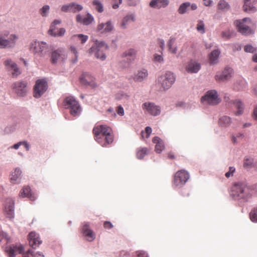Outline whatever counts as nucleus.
Masks as SVG:
<instances>
[{"label": "nucleus", "mask_w": 257, "mask_h": 257, "mask_svg": "<svg viewBox=\"0 0 257 257\" xmlns=\"http://www.w3.org/2000/svg\"><path fill=\"white\" fill-rule=\"evenodd\" d=\"M28 83L25 81H19L12 84V88L15 93L19 96H24L26 95L28 88Z\"/></svg>", "instance_id": "9b49d317"}, {"label": "nucleus", "mask_w": 257, "mask_h": 257, "mask_svg": "<svg viewBox=\"0 0 257 257\" xmlns=\"http://www.w3.org/2000/svg\"><path fill=\"white\" fill-rule=\"evenodd\" d=\"M82 233L88 241H92L95 238V234L90 228L88 223L85 222L82 225Z\"/></svg>", "instance_id": "a211bd4d"}, {"label": "nucleus", "mask_w": 257, "mask_h": 257, "mask_svg": "<svg viewBox=\"0 0 257 257\" xmlns=\"http://www.w3.org/2000/svg\"><path fill=\"white\" fill-rule=\"evenodd\" d=\"M253 117L257 119V105L255 107L253 111Z\"/></svg>", "instance_id": "774afa93"}, {"label": "nucleus", "mask_w": 257, "mask_h": 257, "mask_svg": "<svg viewBox=\"0 0 257 257\" xmlns=\"http://www.w3.org/2000/svg\"><path fill=\"white\" fill-rule=\"evenodd\" d=\"M219 123L222 126H228L231 123V119L229 116H223L219 118Z\"/></svg>", "instance_id": "c9c22d12"}, {"label": "nucleus", "mask_w": 257, "mask_h": 257, "mask_svg": "<svg viewBox=\"0 0 257 257\" xmlns=\"http://www.w3.org/2000/svg\"><path fill=\"white\" fill-rule=\"evenodd\" d=\"M204 22L199 20L198 21V24L197 25L196 29L198 32H200L202 34H204L205 33V28H204Z\"/></svg>", "instance_id": "49530a36"}, {"label": "nucleus", "mask_w": 257, "mask_h": 257, "mask_svg": "<svg viewBox=\"0 0 257 257\" xmlns=\"http://www.w3.org/2000/svg\"><path fill=\"white\" fill-rule=\"evenodd\" d=\"M189 173L184 169L178 171L174 175L173 185L176 187H181L189 180Z\"/></svg>", "instance_id": "1a4fd4ad"}, {"label": "nucleus", "mask_w": 257, "mask_h": 257, "mask_svg": "<svg viewBox=\"0 0 257 257\" xmlns=\"http://www.w3.org/2000/svg\"><path fill=\"white\" fill-rule=\"evenodd\" d=\"M232 72V69L231 68H226L221 73H217L215 75V78L217 81L226 80L231 77Z\"/></svg>", "instance_id": "412c9836"}, {"label": "nucleus", "mask_w": 257, "mask_h": 257, "mask_svg": "<svg viewBox=\"0 0 257 257\" xmlns=\"http://www.w3.org/2000/svg\"><path fill=\"white\" fill-rule=\"evenodd\" d=\"M114 4L112 5V8L114 9H116L118 8L119 5L122 3V0H114Z\"/></svg>", "instance_id": "13d9d810"}, {"label": "nucleus", "mask_w": 257, "mask_h": 257, "mask_svg": "<svg viewBox=\"0 0 257 257\" xmlns=\"http://www.w3.org/2000/svg\"><path fill=\"white\" fill-rule=\"evenodd\" d=\"M95 140L102 147H106L113 142L111 128L105 125H98L93 129Z\"/></svg>", "instance_id": "f257e3e1"}, {"label": "nucleus", "mask_w": 257, "mask_h": 257, "mask_svg": "<svg viewBox=\"0 0 257 257\" xmlns=\"http://www.w3.org/2000/svg\"><path fill=\"white\" fill-rule=\"evenodd\" d=\"M35 257H44V255L40 252H37L34 254Z\"/></svg>", "instance_id": "338daca9"}, {"label": "nucleus", "mask_w": 257, "mask_h": 257, "mask_svg": "<svg viewBox=\"0 0 257 257\" xmlns=\"http://www.w3.org/2000/svg\"><path fill=\"white\" fill-rule=\"evenodd\" d=\"M76 21L77 22L83 24L85 25H88L93 21V17L89 14H88L85 18H83L80 15L76 16Z\"/></svg>", "instance_id": "c756f323"}, {"label": "nucleus", "mask_w": 257, "mask_h": 257, "mask_svg": "<svg viewBox=\"0 0 257 257\" xmlns=\"http://www.w3.org/2000/svg\"><path fill=\"white\" fill-rule=\"evenodd\" d=\"M22 257H35L34 254L31 250L29 249L26 252H22Z\"/></svg>", "instance_id": "864d4df0"}, {"label": "nucleus", "mask_w": 257, "mask_h": 257, "mask_svg": "<svg viewBox=\"0 0 257 257\" xmlns=\"http://www.w3.org/2000/svg\"><path fill=\"white\" fill-rule=\"evenodd\" d=\"M4 64L8 70L13 71V72H12V75L14 76H18L20 74V72L16 64L13 63L11 60H7L5 62Z\"/></svg>", "instance_id": "5701e85b"}, {"label": "nucleus", "mask_w": 257, "mask_h": 257, "mask_svg": "<svg viewBox=\"0 0 257 257\" xmlns=\"http://www.w3.org/2000/svg\"><path fill=\"white\" fill-rule=\"evenodd\" d=\"M202 103L210 105H217L220 102L217 92L215 90H209L201 98Z\"/></svg>", "instance_id": "6e6552de"}, {"label": "nucleus", "mask_w": 257, "mask_h": 257, "mask_svg": "<svg viewBox=\"0 0 257 257\" xmlns=\"http://www.w3.org/2000/svg\"><path fill=\"white\" fill-rule=\"evenodd\" d=\"M28 239L30 245L33 248H37L42 243L39 235L35 232H31L29 234Z\"/></svg>", "instance_id": "aec40b11"}, {"label": "nucleus", "mask_w": 257, "mask_h": 257, "mask_svg": "<svg viewBox=\"0 0 257 257\" xmlns=\"http://www.w3.org/2000/svg\"><path fill=\"white\" fill-rule=\"evenodd\" d=\"M107 46L102 41H96L94 45L89 50V53H94L95 56L101 60L106 58L105 52L107 50Z\"/></svg>", "instance_id": "39448f33"}, {"label": "nucleus", "mask_w": 257, "mask_h": 257, "mask_svg": "<svg viewBox=\"0 0 257 257\" xmlns=\"http://www.w3.org/2000/svg\"><path fill=\"white\" fill-rule=\"evenodd\" d=\"M140 0H128V4L131 6H136Z\"/></svg>", "instance_id": "052dcab7"}, {"label": "nucleus", "mask_w": 257, "mask_h": 257, "mask_svg": "<svg viewBox=\"0 0 257 257\" xmlns=\"http://www.w3.org/2000/svg\"><path fill=\"white\" fill-rule=\"evenodd\" d=\"M21 174L22 172L20 169L16 168L10 175V180L11 182L13 184L19 183L20 182Z\"/></svg>", "instance_id": "a878e982"}, {"label": "nucleus", "mask_w": 257, "mask_h": 257, "mask_svg": "<svg viewBox=\"0 0 257 257\" xmlns=\"http://www.w3.org/2000/svg\"><path fill=\"white\" fill-rule=\"evenodd\" d=\"M168 158L170 159H175L176 158L175 154L173 152H169L168 154Z\"/></svg>", "instance_id": "e2e57ef3"}, {"label": "nucleus", "mask_w": 257, "mask_h": 257, "mask_svg": "<svg viewBox=\"0 0 257 257\" xmlns=\"http://www.w3.org/2000/svg\"><path fill=\"white\" fill-rule=\"evenodd\" d=\"M113 29V26L110 21L106 23H101L97 26V30L101 33H107L111 31Z\"/></svg>", "instance_id": "c85d7f7f"}, {"label": "nucleus", "mask_w": 257, "mask_h": 257, "mask_svg": "<svg viewBox=\"0 0 257 257\" xmlns=\"http://www.w3.org/2000/svg\"><path fill=\"white\" fill-rule=\"evenodd\" d=\"M136 54V51L134 49H130L123 53L122 57L127 58L130 60L134 59L135 57Z\"/></svg>", "instance_id": "e433bc0d"}, {"label": "nucleus", "mask_w": 257, "mask_h": 257, "mask_svg": "<svg viewBox=\"0 0 257 257\" xmlns=\"http://www.w3.org/2000/svg\"><path fill=\"white\" fill-rule=\"evenodd\" d=\"M244 50L246 52L253 53L256 51V49L251 45H247L244 46Z\"/></svg>", "instance_id": "3c124183"}, {"label": "nucleus", "mask_w": 257, "mask_h": 257, "mask_svg": "<svg viewBox=\"0 0 257 257\" xmlns=\"http://www.w3.org/2000/svg\"><path fill=\"white\" fill-rule=\"evenodd\" d=\"M154 60L158 62H161L163 61V58L161 55L156 54L154 56Z\"/></svg>", "instance_id": "680f3d73"}, {"label": "nucleus", "mask_w": 257, "mask_h": 257, "mask_svg": "<svg viewBox=\"0 0 257 257\" xmlns=\"http://www.w3.org/2000/svg\"><path fill=\"white\" fill-rule=\"evenodd\" d=\"M175 41L174 38L171 37L168 42V47L170 52L173 54H176L177 51V48L176 47H173V44Z\"/></svg>", "instance_id": "4c0bfd02"}, {"label": "nucleus", "mask_w": 257, "mask_h": 257, "mask_svg": "<svg viewBox=\"0 0 257 257\" xmlns=\"http://www.w3.org/2000/svg\"><path fill=\"white\" fill-rule=\"evenodd\" d=\"M30 50L34 54L43 57L48 52V46L46 43L35 41L31 44Z\"/></svg>", "instance_id": "0eeeda50"}, {"label": "nucleus", "mask_w": 257, "mask_h": 257, "mask_svg": "<svg viewBox=\"0 0 257 257\" xmlns=\"http://www.w3.org/2000/svg\"><path fill=\"white\" fill-rule=\"evenodd\" d=\"M66 58L65 52L62 49H58L52 52L51 62L52 64H56L63 61Z\"/></svg>", "instance_id": "dca6fc26"}, {"label": "nucleus", "mask_w": 257, "mask_h": 257, "mask_svg": "<svg viewBox=\"0 0 257 257\" xmlns=\"http://www.w3.org/2000/svg\"><path fill=\"white\" fill-rule=\"evenodd\" d=\"M233 104L238 109V111L235 113V115H238L242 114L243 110V104L241 101L239 100H235L233 101Z\"/></svg>", "instance_id": "f704fd0d"}, {"label": "nucleus", "mask_w": 257, "mask_h": 257, "mask_svg": "<svg viewBox=\"0 0 257 257\" xmlns=\"http://www.w3.org/2000/svg\"><path fill=\"white\" fill-rule=\"evenodd\" d=\"M94 79V78L90 74L87 73L82 74L80 78L81 84L84 85H89L92 87L96 86Z\"/></svg>", "instance_id": "6ab92c4d"}, {"label": "nucleus", "mask_w": 257, "mask_h": 257, "mask_svg": "<svg viewBox=\"0 0 257 257\" xmlns=\"http://www.w3.org/2000/svg\"><path fill=\"white\" fill-rule=\"evenodd\" d=\"M148 71L145 69L139 71L138 73L135 74L134 80L135 81L141 82L148 76Z\"/></svg>", "instance_id": "473e14b6"}, {"label": "nucleus", "mask_w": 257, "mask_h": 257, "mask_svg": "<svg viewBox=\"0 0 257 257\" xmlns=\"http://www.w3.org/2000/svg\"><path fill=\"white\" fill-rule=\"evenodd\" d=\"M152 142L156 144L155 151L157 153H160L165 147L163 141L158 137H155L153 138Z\"/></svg>", "instance_id": "cd10ccee"}, {"label": "nucleus", "mask_w": 257, "mask_h": 257, "mask_svg": "<svg viewBox=\"0 0 257 257\" xmlns=\"http://www.w3.org/2000/svg\"><path fill=\"white\" fill-rule=\"evenodd\" d=\"M230 195L235 200L246 199L250 196V190L245 183L236 182L231 188Z\"/></svg>", "instance_id": "7ed1b4c3"}, {"label": "nucleus", "mask_w": 257, "mask_h": 257, "mask_svg": "<svg viewBox=\"0 0 257 257\" xmlns=\"http://www.w3.org/2000/svg\"><path fill=\"white\" fill-rule=\"evenodd\" d=\"M61 23V21L56 20L53 21L50 26V29L48 31L49 34L53 36H62L64 35L66 31L64 28L58 29L56 26Z\"/></svg>", "instance_id": "ddd939ff"}, {"label": "nucleus", "mask_w": 257, "mask_h": 257, "mask_svg": "<svg viewBox=\"0 0 257 257\" xmlns=\"http://www.w3.org/2000/svg\"><path fill=\"white\" fill-rule=\"evenodd\" d=\"M234 24L238 32L243 35L247 36L254 33V30L251 28V20L248 18L236 20Z\"/></svg>", "instance_id": "20e7f679"}, {"label": "nucleus", "mask_w": 257, "mask_h": 257, "mask_svg": "<svg viewBox=\"0 0 257 257\" xmlns=\"http://www.w3.org/2000/svg\"><path fill=\"white\" fill-rule=\"evenodd\" d=\"M234 35V33L233 31H231L230 30H227L224 31H223L221 33V36L222 38L228 39L233 36Z\"/></svg>", "instance_id": "79ce46f5"}, {"label": "nucleus", "mask_w": 257, "mask_h": 257, "mask_svg": "<svg viewBox=\"0 0 257 257\" xmlns=\"http://www.w3.org/2000/svg\"><path fill=\"white\" fill-rule=\"evenodd\" d=\"M251 220L257 222V207L253 208L249 213Z\"/></svg>", "instance_id": "a18cd8bd"}, {"label": "nucleus", "mask_w": 257, "mask_h": 257, "mask_svg": "<svg viewBox=\"0 0 257 257\" xmlns=\"http://www.w3.org/2000/svg\"><path fill=\"white\" fill-rule=\"evenodd\" d=\"M175 81V76L171 72L168 71L159 78V81L164 89L169 88Z\"/></svg>", "instance_id": "9d476101"}, {"label": "nucleus", "mask_w": 257, "mask_h": 257, "mask_svg": "<svg viewBox=\"0 0 257 257\" xmlns=\"http://www.w3.org/2000/svg\"><path fill=\"white\" fill-rule=\"evenodd\" d=\"M253 164V160L250 158H245L244 160L243 167L245 168H250Z\"/></svg>", "instance_id": "8fccbe9b"}, {"label": "nucleus", "mask_w": 257, "mask_h": 257, "mask_svg": "<svg viewBox=\"0 0 257 257\" xmlns=\"http://www.w3.org/2000/svg\"><path fill=\"white\" fill-rule=\"evenodd\" d=\"M133 21H134V17L132 15L126 16L123 19L121 27L123 29H125L129 22Z\"/></svg>", "instance_id": "58836bf2"}, {"label": "nucleus", "mask_w": 257, "mask_h": 257, "mask_svg": "<svg viewBox=\"0 0 257 257\" xmlns=\"http://www.w3.org/2000/svg\"><path fill=\"white\" fill-rule=\"evenodd\" d=\"M83 7L81 5L75 3L64 5L61 8V11L64 13H75L81 11Z\"/></svg>", "instance_id": "f3484780"}, {"label": "nucleus", "mask_w": 257, "mask_h": 257, "mask_svg": "<svg viewBox=\"0 0 257 257\" xmlns=\"http://www.w3.org/2000/svg\"><path fill=\"white\" fill-rule=\"evenodd\" d=\"M137 257H148L147 253L143 251H138L136 252Z\"/></svg>", "instance_id": "6e6d98bb"}, {"label": "nucleus", "mask_w": 257, "mask_h": 257, "mask_svg": "<svg viewBox=\"0 0 257 257\" xmlns=\"http://www.w3.org/2000/svg\"><path fill=\"white\" fill-rule=\"evenodd\" d=\"M64 104L66 108L70 109L72 115L75 116L79 114L81 111L80 106L73 97H67L64 100Z\"/></svg>", "instance_id": "423d86ee"}, {"label": "nucleus", "mask_w": 257, "mask_h": 257, "mask_svg": "<svg viewBox=\"0 0 257 257\" xmlns=\"http://www.w3.org/2000/svg\"><path fill=\"white\" fill-rule=\"evenodd\" d=\"M50 9L48 5H45L40 10V13L43 17H46Z\"/></svg>", "instance_id": "09e8293b"}, {"label": "nucleus", "mask_w": 257, "mask_h": 257, "mask_svg": "<svg viewBox=\"0 0 257 257\" xmlns=\"http://www.w3.org/2000/svg\"><path fill=\"white\" fill-rule=\"evenodd\" d=\"M235 169L233 167H230L229 168V171L226 172L225 174V176L226 178H229L231 176L233 175V174L235 172Z\"/></svg>", "instance_id": "603ef678"}, {"label": "nucleus", "mask_w": 257, "mask_h": 257, "mask_svg": "<svg viewBox=\"0 0 257 257\" xmlns=\"http://www.w3.org/2000/svg\"><path fill=\"white\" fill-rule=\"evenodd\" d=\"M93 5L95 7V9L99 13H102L103 11V7L101 2L98 0H94L92 2Z\"/></svg>", "instance_id": "a19ab883"}, {"label": "nucleus", "mask_w": 257, "mask_h": 257, "mask_svg": "<svg viewBox=\"0 0 257 257\" xmlns=\"http://www.w3.org/2000/svg\"><path fill=\"white\" fill-rule=\"evenodd\" d=\"M47 88L48 84L45 80H38L34 87V96L36 98L40 97L47 90Z\"/></svg>", "instance_id": "f8f14e48"}, {"label": "nucleus", "mask_w": 257, "mask_h": 257, "mask_svg": "<svg viewBox=\"0 0 257 257\" xmlns=\"http://www.w3.org/2000/svg\"><path fill=\"white\" fill-rule=\"evenodd\" d=\"M70 50H71V52L73 53L75 55V60L74 61V62H75L77 61V57H78V52H77V51L76 50V49L73 47V46H71V48H70Z\"/></svg>", "instance_id": "5fc2aeb1"}, {"label": "nucleus", "mask_w": 257, "mask_h": 257, "mask_svg": "<svg viewBox=\"0 0 257 257\" xmlns=\"http://www.w3.org/2000/svg\"><path fill=\"white\" fill-rule=\"evenodd\" d=\"M217 7L220 10H228L229 9V4L224 0H220L218 3Z\"/></svg>", "instance_id": "37998d69"}, {"label": "nucleus", "mask_w": 257, "mask_h": 257, "mask_svg": "<svg viewBox=\"0 0 257 257\" xmlns=\"http://www.w3.org/2000/svg\"><path fill=\"white\" fill-rule=\"evenodd\" d=\"M220 54L218 50L213 51L209 56V62L211 64H215L217 62V59Z\"/></svg>", "instance_id": "72a5a7b5"}, {"label": "nucleus", "mask_w": 257, "mask_h": 257, "mask_svg": "<svg viewBox=\"0 0 257 257\" xmlns=\"http://www.w3.org/2000/svg\"><path fill=\"white\" fill-rule=\"evenodd\" d=\"M142 108L146 109L151 115L156 116L161 113V109L159 106L155 103L150 102H146L143 104Z\"/></svg>", "instance_id": "4468645a"}, {"label": "nucleus", "mask_w": 257, "mask_h": 257, "mask_svg": "<svg viewBox=\"0 0 257 257\" xmlns=\"http://www.w3.org/2000/svg\"><path fill=\"white\" fill-rule=\"evenodd\" d=\"M243 9L244 11L247 13H253L256 10L252 0H244Z\"/></svg>", "instance_id": "7c9ffc66"}, {"label": "nucleus", "mask_w": 257, "mask_h": 257, "mask_svg": "<svg viewBox=\"0 0 257 257\" xmlns=\"http://www.w3.org/2000/svg\"><path fill=\"white\" fill-rule=\"evenodd\" d=\"M159 44H160V46L161 48L163 50L164 49V45H165V42H164V41L163 40H162V39H159Z\"/></svg>", "instance_id": "69168bd1"}, {"label": "nucleus", "mask_w": 257, "mask_h": 257, "mask_svg": "<svg viewBox=\"0 0 257 257\" xmlns=\"http://www.w3.org/2000/svg\"><path fill=\"white\" fill-rule=\"evenodd\" d=\"M116 111L117 114L120 116H122L124 115V110L123 107L121 105L117 106Z\"/></svg>", "instance_id": "4d7b16f0"}, {"label": "nucleus", "mask_w": 257, "mask_h": 257, "mask_svg": "<svg viewBox=\"0 0 257 257\" xmlns=\"http://www.w3.org/2000/svg\"><path fill=\"white\" fill-rule=\"evenodd\" d=\"M88 39V36L83 34L74 35L71 37L72 41L76 43H78L80 42L82 44L85 43L87 41Z\"/></svg>", "instance_id": "2f4dec72"}, {"label": "nucleus", "mask_w": 257, "mask_h": 257, "mask_svg": "<svg viewBox=\"0 0 257 257\" xmlns=\"http://www.w3.org/2000/svg\"><path fill=\"white\" fill-rule=\"evenodd\" d=\"M190 6L189 2H186L182 4L178 9V12L180 14H184L187 12V9Z\"/></svg>", "instance_id": "ea45409f"}, {"label": "nucleus", "mask_w": 257, "mask_h": 257, "mask_svg": "<svg viewBox=\"0 0 257 257\" xmlns=\"http://www.w3.org/2000/svg\"><path fill=\"white\" fill-rule=\"evenodd\" d=\"M5 210L9 217L13 216L14 211V202L13 199L8 198L6 200Z\"/></svg>", "instance_id": "393cba45"}, {"label": "nucleus", "mask_w": 257, "mask_h": 257, "mask_svg": "<svg viewBox=\"0 0 257 257\" xmlns=\"http://www.w3.org/2000/svg\"><path fill=\"white\" fill-rule=\"evenodd\" d=\"M212 1L211 0H203V4L205 6H209L211 5Z\"/></svg>", "instance_id": "0e129e2a"}, {"label": "nucleus", "mask_w": 257, "mask_h": 257, "mask_svg": "<svg viewBox=\"0 0 257 257\" xmlns=\"http://www.w3.org/2000/svg\"><path fill=\"white\" fill-rule=\"evenodd\" d=\"M148 150L146 148L139 149L137 153V157L139 159H143L147 154Z\"/></svg>", "instance_id": "c03bdc74"}, {"label": "nucleus", "mask_w": 257, "mask_h": 257, "mask_svg": "<svg viewBox=\"0 0 257 257\" xmlns=\"http://www.w3.org/2000/svg\"><path fill=\"white\" fill-rule=\"evenodd\" d=\"M18 37L14 34L10 36L9 40L6 39L4 37L0 36V48H11L14 47Z\"/></svg>", "instance_id": "2eb2a0df"}, {"label": "nucleus", "mask_w": 257, "mask_h": 257, "mask_svg": "<svg viewBox=\"0 0 257 257\" xmlns=\"http://www.w3.org/2000/svg\"><path fill=\"white\" fill-rule=\"evenodd\" d=\"M103 226L106 229H111L113 227V225L109 221H105L103 223Z\"/></svg>", "instance_id": "bf43d9fd"}, {"label": "nucleus", "mask_w": 257, "mask_h": 257, "mask_svg": "<svg viewBox=\"0 0 257 257\" xmlns=\"http://www.w3.org/2000/svg\"><path fill=\"white\" fill-rule=\"evenodd\" d=\"M12 242L11 237L5 232H1L0 234V242H1L5 252L9 257H15L17 254H21L24 251V247L21 244H10Z\"/></svg>", "instance_id": "f03ea898"}, {"label": "nucleus", "mask_w": 257, "mask_h": 257, "mask_svg": "<svg viewBox=\"0 0 257 257\" xmlns=\"http://www.w3.org/2000/svg\"><path fill=\"white\" fill-rule=\"evenodd\" d=\"M19 196L22 197H28L31 200H35L36 197L31 192L30 187L29 186L24 187L20 191Z\"/></svg>", "instance_id": "bb28decb"}, {"label": "nucleus", "mask_w": 257, "mask_h": 257, "mask_svg": "<svg viewBox=\"0 0 257 257\" xmlns=\"http://www.w3.org/2000/svg\"><path fill=\"white\" fill-rule=\"evenodd\" d=\"M152 128L150 126H147L146 128H145V134H146V135L145 136V133L142 131L141 134H142V136L143 138H148L150 137V135L152 133Z\"/></svg>", "instance_id": "de8ad7c7"}, {"label": "nucleus", "mask_w": 257, "mask_h": 257, "mask_svg": "<svg viewBox=\"0 0 257 257\" xmlns=\"http://www.w3.org/2000/svg\"><path fill=\"white\" fill-rule=\"evenodd\" d=\"M201 68L200 64L195 61H190L186 66V70L189 73H197Z\"/></svg>", "instance_id": "b1692460"}, {"label": "nucleus", "mask_w": 257, "mask_h": 257, "mask_svg": "<svg viewBox=\"0 0 257 257\" xmlns=\"http://www.w3.org/2000/svg\"><path fill=\"white\" fill-rule=\"evenodd\" d=\"M169 0H152L150 3V6L155 9L166 8L169 5Z\"/></svg>", "instance_id": "4be33fe9"}]
</instances>
